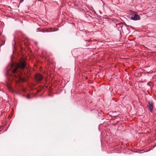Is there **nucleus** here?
<instances>
[{"label": "nucleus", "instance_id": "obj_1", "mask_svg": "<svg viewBox=\"0 0 156 156\" xmlns=\"http://www.w3.org/2000/svg\"><path fill=\"white\" fill-rule=\"evenodd\" d=\"M25 67V64L23 62H21L20 64L12 63L9 65L7 69V73L8 75L9 74L10 72L9 71V70L14 75V76L18 78L19 80L23 82L25 81V79L20 76L18 73L20 71L19 69H23Z\"/></svg>", "mask_w": 156, "mask_h": 156}, {"label": "nucleus", "instance_id": "obj_2", "mask_svg": "<svg viewBox=\"0 0 156 156\" xmlns=\"http://www.w3.org/2000/svg\"><path fill=\"white\" fill-rule=\"evenodd\" d=\"M130 12L133 16L134 15V16H131L130 17L131 19L134 20H139L140 19V16L137 14L136 12H133L132 10H130Z\"/></svg>", "mask_w": 156, "mask_h": 156}, {"label": "nucleus", "instance_id": "obj_3", "mask_svg": "<svg viewBox=\"0 0 156 156\" xmlns=\"http://www.w3.org/2000/svg\"><path fill=\"white\" fill-rule=\"evenodd\" d=\"M35 78L36 80L39 81L42 80L43 77L40 74H37L36 75Z\"/></svg>", "mask_w": 156, "mask_h": 156}, {"label": "nucleus", "instance_id": "obj_4", "mask_svg": "<svg viewBox=\"0 0 156 156\" xmlns=\"http://www.w3.org/2000/svg\"><path fill=\"white\" fill-rule=\"evenodd\" d=\"M149 105H147V107H154L156 106V101L155 102L153 103L151 101H149Z\"/></svg>", "mask_w": 156, "mask_h": 156}, {"label": "nucleus", "instance_id": "obj_5", "mask_svg": "<svg viewBox=\"0 0 156 156\" xmlns=\"http://www.w3.org/2000/svg\"><path fill=\"white\" fill-rule=\"evenodd\" d=\"M153 108H149V110L151 112H152Z\"/></svg>", "mask_w": 156, "mask_h": 156}, {"label": "nucleus", "instance_id": "obj_6", "mask_svg": "<svg viewBox=\"0 0 156 156\" xmlns=\"http://www.w3.org/2000/svg\"><path fill=\"white\" fill-rule=\"evenodd\" d=\"M27 98L28 99H30V97L29 96H27Z\"/></svg>", "mask_w": 156, "mask_h": 156}]
</instances>
